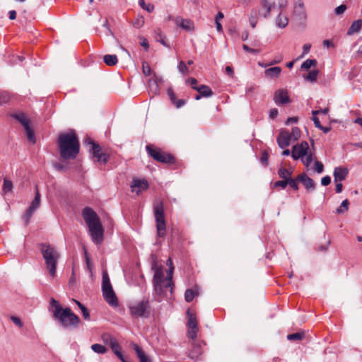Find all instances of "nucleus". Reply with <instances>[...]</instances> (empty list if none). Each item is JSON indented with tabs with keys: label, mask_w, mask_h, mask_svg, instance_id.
Returning a JSON list of instances; mask_svg holds the SVG:
<instances>
[{
	"label": "nucleus",
	"mask_w": 362,
	"mask_h": 362,
	"mask_svg": "<svg viewBox=\"0 0 362 362\" xmlns=\"http://www.w3.org/2000/svg\"><path fill=\"white\" fill-rule=\"evenodd\" d=\"M261 15V12L259 8H253L252 9L250 16H249V21L251 27L255 28L257 23L258 18Z\"/></svg>",
	"instance_id": "b1692460"
},
{
	"label": "nucleus",
	"mask_w": 362,
	"mask_h": 362,
	"mask_svg": "<svg viewBox=\"0 0 362 362\" xmlns=\"http://www.w3.org/2000/svg\"><path fill=\"white\" fill-rule=\"evenodd\" d=\"M292 170H288L285 168H280L278 170V175L279 176L282 178V180H289L292 179L291 175H292Z\"/></svg>",
	"instance_id": "2f4dec72"
},
{
	"label": "nucleus",
	"mask_w": 362,
	"mask_h": 362,
	"mask_svg": "<svg viewBox=\"0 0 362 362\" xmlns=\"http://www.w3.org/2000/svg\"><path fill=\"white\" fill-rule=\"evenodd\" d=\"M86 143L87 145H90L89 151L93 155V158H94L97 162L105 164L108 161V155L101 152V148L99 144L95 143L90 138H87L86 139Z\"/></svg>",
	"instance_id": "9b49d317"
},
{
	"label": "nucleus",
	"mask_w": 362,
	"mask_h": 362,
	"mask_svg": "<svg viewBox=\"0 0 362 362\" xmlns=\"http://www.w3.org/2000/svg\"><path fill=\"white\" fill-rule=\"evenodd\" d=\"M348 173L349 170L347 168L344 167H336L333 173L334 182H338L344 180Z\"/></svg>",
	"instance_id": "aec40b11"
},
{
	"label": "nucleus",
	"mask_w": 362,
	"mask_h": 362,
	"mask_svg": "<svg viewBox=\"0 0 362 362\" xmlns=\"http://www.w3.org/2000/svg\"><path fill=\"white\" fill-rule=\"evenodd\" d=\"M279 13L276 18V25L279 28H284L288 23L287 15L284 13V10H279Z\"/></svg>",
	"instance_id": "412c9836"
},
{
	"label": "nucleus",
	"mask_w": 362,
	"mask_h": 362,
	"mask_svg": "<svg viewBox=\"0 0 362 362\" xmlns=\"http://www.w3.org/2000/svg\"><path fill=\"white\" fill-rule=\"evenodd\" d=\"M81 310L82 312L83 318L87 320H90V313H89L88 310L86 307H84Z\"/></svg>",
	"instance_id": "bf43d9fd"
},
{
	"label": "nucleus",
	"mask_w": 362,
	"mask_h": 362,
	"mask_svg": "<svg viewBox=\"0 0 362 362\" xmlns=\"http://www.w3.org/2000/svg\"><path fill=\"white\" fill-rule=\"evenodd\" d=\"M290 134L291 135V140L296 141L300 136V131L298 127H293L292 128V131L291 133H290Z\"/></svg>",
	"instance_id": "79ce46f5"
},
{
	"label": "nucleus",
	"mask_w": 362,
	"mask_h": 362,
	"mask_svg": "<svg viewBox=\"0 0 362 362\" xmlns=\"http://www.w3.org/2000/svg\"><path fill=\"white\" fill-rule=\"evenodd\" d=\"M278 115V110L276 108H273L269 112V117L272 119L275 118Z\"/></svg>",
	"instance_id": "0e129e2a"
},
{
	"label": "nucleus",
	"mask_w": 362,
	"mask_h": 362,
	"mask_svg": "<svg viewBox=\"0 0 362 362\" xmlns=\"http://www.w3.org/2000/svg\"><path fill=\"white\" fill-rule=\"evenodd\" d=\"M132 347L135 352L136 353V355L139 358L140 362H151L150 358L147 355H146L144 351L141 349V347L139 346V345L136 344H132Z\"/></svg>",
	"instance_id": "4be33fe9"
},
{
	"label": "nucleus",
	"mask_w": 362,
	"mask_h": 362,
	"mask_svg": "<svg viewBox=\"0 0 362 362\" xmlns=\"http://www.w3.org/2000/svg\"><path fill=\"white\" fill-rule=\"evenodd\" d=\"M257 88V86L254 84L247 85L245 89V93L247 95L253 94Z\"/></svg>",
	"instance_id": "8fccbe9b"
},
{
	"label": "nucleus",
	"mask_w": 362,
	"mask_h": 362,
	"mask_svg": "<svg viewBox=\"0 0 362 362\" xmlns=\"http://www.w3.org/2000/svg\"><path fill=\"white\" fill-rule=\"evenodd\" d=\"M197 295L192 289H187L185 293V299L187 302L189 303L193 300L194 298Z\"/></svg>",
	"instance_id": "4c0bfd02"
},
{
	"label": "nucleus",
	"mask_w": 362,
	"mask_h": 362,
	"mask_svg": "<svg viewBox=\"0 0 362 362\" xmlns=\"http://www.w3.org/2000/svg\"><path fill=\"white\" fill-rule=\"evenodd\" d=\"M104 62L107 66H115L117 64L118 59L115 54H106L103 57Z\"/></svg>",
	"instance_id": "c756f323"
},
{
	"label": "nucleus",
	"mask_w": 362,
	"mask_h": 362,
	"mask_svg": "<svg viewBox=\"0 0 362 362\" xmlns=\"http://www.w3.org/2000/svg\"><path fill=\"white\" fill-rule=\"evenodd\" d=\"M11 320L18 327L21 328L23 326V323L22 322L21 320L16 316H11Z\"/></svg>",
	"instance_id": "3c124183"
},
{
	"label": "nucleus",
	"mask_w": 362,
	"mask_h": 362,
	"mask_svg": "<svg viewBox=\"0 0 362 362\" xmlns=\"http://www.w3.org/2000/svg\"><path fill=\"white\" fill-rule=\"evenodd\" d=\"M323 45L325 47H327V48H329V47H334V43L331 40H325L323 41Z\"/></svg>",
	"instance_id": "774afa93"
},
{
	"label": "nucleus",
	"mask_w": 362,
	"mask_h": 362,
	"mask_svg": "<svg viewBox=\"0 0 362 362\" xmlns=\"http://www.w3.org/2000/svg\"><path fill=\"white\" fill-rule=\"evenodd\" d=\"M311 48L310 44H305L303 47V55L307 54Z\"/></svg>",
	"instance_id": "680f3d73"
},
{
	"label": "nucleus",
	"mask_w": 362,
	"mask_h": 362,
	"mask_svg": "<svg viewBox=\"0 0 362 362\" xmlns=\"http://www.w3.org/2000/svg\"><path fill=\"white\" fill-rule=\"evenodd\" d=\"M177 69L179 71L183 74H188V69L183 61H180L178 64Z\"/></svg>",
	"instance_id": "49530a36"
},
{
	"label": "nucleus",
	"mask_w": 362,
	"mask_h": 362,
	"mask_svg": "<svg viewBox=\"0 0 362 362\" xmlns=\"http://www.w3.org/2000/svg\"><path fill=\"white\" fill-rule=\"evenodd\" d=\"M11 117L16 119L18 122H19L24 128H28V126L30 125L29 119H28L26 115L22 112L13 113L11 115Z\"/></svg>",
	"instance_id": "5701e85b"
},
{
	"label": "nucleus",
	"mask_w": 362,
	"mask_h": 362,
	"mask_svg": "<svg viewBox=\"0 0 362 362\" xmlns=\"http://www.w3.org/2000/svg\"><path fill=\"white\" fill-rule=\"evenodd\" d=\"M202 354V347L200 344L193 343V348L189 354L190 358L196 360Z\"/></svg>",
	"instance_id": "bb28decb"
},
{
	"label": "nucleus",
	"mask_w": 362,
	"mask_h": 362,
	"mask_svg": "<svg viewBox=\"0 0 362 362\" xmlns=\"http://www.w3.org/2000/svg\"><path fill=\"white\" fill-rule=\"evenodd\" d=\"M188 320H187V327L188 328H194L197 327V320L194 314L191 313L189 310L187 312Z\"/></svg>",
	"instance_id": "7c9ffc66"
},
{
	"label": "nucleus",
	"mask_w": 362,
	"mask_h": 362,
	"mask_svg": "<svg viewBox=\"0 0 362 362\" xmlns=\"http://www.w3.org/2000/svg\"><path fill=\"white\" fill-rule=\"evenodd\" d=\"M315 170L317 173H322L324 170L323 164L321 162L316 160L315 162Z\"/></svg>",
	"instance_id": "603ef678"
},
{
	"label": "nucleus",
	"mask_w": 362,
	"mask_h": 362,
	"mask_svg": "<svg viewBox=\"0 0 362 362\" xmlns=\"http://www.w3.org/2000/svg\"><path fill=\"white\" fill-rule=\"evenodd\" d=\"M349 201L347 199L344 200L340 206L336 209V213L338 214H343L346 211L349 209Z\"/></svg>",
	"instance_id": "e433bc0d"
},
{
	"label": "nucleus",
	"mask_w": 362,
	"mask_h": 362,
	"mask_svg": "<svg viewBox=\"0 0 362 362\" xmlns=\"http://www.w3.org/2000/svg\"><path fill=\"white\" fill-rule=\"evenodd\" d=\"M193 89L196 90L199 93H200L203 97H211L213 95V91L211 89L206 85H200L198 86H193Z\"/></svg>",
	"instance_id": "393cba45"
},
{
	"label": "nucleus",
	"mask_w": 362,
	"mask_h": 362,
	"mask_svg": "<svg viewBox=\"0 0 362 362\" xmlns=\"http://www.w3.org/2000/svg\"><path fill=\"white\" fill-rule=\"evenodd\" d=\"M304 335H305L304 332H296V333L288 334L287 336V339H288V340H290V341H292V340L300 341V340L303 339V338L304 337Z\"/></svg>",
	"instance_id": "58836bf2"
},
{
	"label": "nucleus",
	"mask_w": 362,
	"mask_h": 362,
	"mask_svg": "<svg viewBox=\"0 0 362 362\" xmlns=\"http://www.w3.org/2000/svg\"><path fill=\"white\" fill-rule=\"evenodd\" d=\"M91 349L97 354H104L107 352V348L100 344H93L91 345Z\"/></svg>",
	"instance_id": "473e14b6"
},
{
	"label": "nucleus",
	"mask_w": 362,
	"mask_h": 362,
	"mask_svg": "<svg viewBox=\"0 0 362 362\" xmlns=\"http://www.w3.org/2000/svg\"><path fill=\"white\" fill-rule=\"evenodd\" d=\"M309 146L307 141H302L300 144L293 146L291 156L294 160L302 158L308 154Z\"/></svg>",
	"instance_id": "4468645a"
},
{
	"label": "nucleus",
	"mask_w": 362,
	"mask_h": 362,
	"mask_svg": "<svg viewBox=\"0 0 362 362\" xmlns=\"http://www.w3.org/2000/svg\"><path fill=\"white\" fill-rule=\"evenodd\" d=\"M148 184L145 180L134 179L131 185L132 191L139 194L141 191L148 188Z\"/></svg>",
	"instance_id": "6ab92c4d"
},
{
	"label": "nucleus",
	"mask_w": 362,
	"mask_h": 362,
	"mask_svg": "<svg viewBox=\"0 0 362 362\" xmlns=\"http://www.w3.org/2000/svg\"><path fill=\"white\" fill-rule=\"evenodd\" d=\"M139 40L141 46H142L145 50H148L149 48V44L147 39L144 37H139Z\"/></svg>",
	"instance_id": "5fc2aeb1"
},
{
	"label": "nucleus",
	"mask_w": 362,
	"mask_h": 362,
	"mask_svg": "<svg viewBox=\"0 0 362 362\" xmlns=\"http://www.w3.org/2000/svg\"><path fill=\"white\" fill-rule=\"evenodd\" d=\"M298 180L303 185L308 192H313L315 189V184L313 179L306 174L302 173L298 175Z\"/></svg>",
	"instance_id": "f3484780"
},
{
	"label": "nucleus",
	"mask_w": 362,
	"mask_h": 362,
	"mask_svg": "<svg viewBox=\"0 0 362 362\" xmlns=\"http://www.w3.org/2000/svg\"><path fill=\"white\" fill-rule=\"evenodd\" d=\"M101 337L103 342L111 348L114 354L118 358H121V347L117 339L108 334H103Z\"/></svg>",
	"instance_id": "ddd939ff"
},
{
	"label": "nucleus",
	"mask_w": 362,
	"mask_h": 362,
	"mask_svg": "<svg viewBox=\"0 0 362 362\" xmlns=\"http://www.w3.org/2000/svg\"><path fill=\"white\" fill-rule=\"evenodd\" d=\"M167 264L170 265V269L167 276L164 278V274L161 269H156L153 276L154 291L157 294L166 298L172 296L173 291V284L172 281V273L173 270V262L170 258L167 260Z\"/></svg>",
	"instance_id": "7ed1b4c3"
},
{
	"label": "nucleus",
	"mask_w": 362,
	"mask_h": 362,
	"mask_svg": "<svg viewBox=\"0 0 362 362\" xmlns=\"http://www.w3.org/2000/svg\"><path fill=\"white\" fill-rule=\"evenodd\" d=\"M146 149L148 155L158 162L162 163H175V158L172 155L163 152L160 149L155 148L152 145H147Z\"/></svg>",
	"instance_id": "9d476101"
},
{
	"label": "nucleus",
	"mask_w": 362,
	"mask_h": 362,
	"mask_svg": "<svg viewBox=\"0 0 362 362\" xmlns=\"http://www.w3.org/2000/svg\"><path fill=\"white\" fill-rule=\"evenodd\" d=\"M40 252L49 274L52 277H54L56 275L57 264L60 257L59 252L54 247L45 243L40 245Z\"/></svg>",
	"instance_id": "39448f33"
},
{
	"label": "nucleus",
	"mask_w": 362,
	"mask_h": 362,
	"mask_svg": "<svg viewBox=\"0 0 362 362\" xmlns=\"http://www.w3.org/2000/svg\"><path fill=\"white\" fill-rule=\"evenodd\" d=\"M57 145L60 156L65 160L76 158L79 152V141L76 134L72 130L59 134Z\"/></svg>",
	"instance_id": "f257e3e1"
},
{
	"label": "nucleus",
	"mask_w": 362,
	"mask_h": 362,
	"mask_svg": "<svg viewBox=\"0 0 362 362\" xmlns=\"http://www.w3.org/2000/svg\"><path fill=\"white\" fill-rule=\"evenodd\" d=\"M154 216L156 223L157 235L158 237L163 238L166 233V225L163 204L161 202H157L154 206Z\"/></svg>",
	"instance_id": "6e6552de"
},
{
	"label": "nucleus",
	"mask_w": 362,
	"mask_h": 362,
	"mask_svg": "<svg viewBox=\"0 0 362 362\" xmlns=\"http://www.w3.org/2000/svg\"><path fill=\"white\" fill-rule=\"evenodd\" d=\"M82 216L87 224L92 240L95 244H100L103 240V228L97 214L88 206L82 211Z\"/></svg>",
	"instance_id": "20e7f679"
},
{
	"label": "nucleus",
	"mask_w": 362,
	"mask_h": 362,
	"mask_svg": "<svg viewBox=\"0 0 362 362\" xmlns=\"http://www.w3.org/2000/svg\"><path fill=\"white\" fill-rule=\"evenodd\" d=\"M274 101L277 105H284L290 103L291 100L288 96V90L286 89H279L274 92Z\"/></svg>",
	"instance_id": "2eb2a0df"
},
{
	"label": "nucleus",
	"mask_w": 362,
	"mask_h": 362,
	"mask_svg": "<svg viewBox=\"0 0 362 362\" xmlns=\"http://www.w3.org/2000/svg\"><path fill=\"white\" fill-rule=\"evenodd\" d=\"M313 158L314 154L312 153H308V154L305 156H303L301 158V161L306 167H308L313 161Z\"/></svg>",
	"instance_id": "c9c22d12"
},
{
	"label": "nucleus",
	"mask_w": 362,
	"mask_h": 362,
	"mask_svg": "<svg viewBox=\"0 0 362 362\" xmlns=\"http://www.w3.org/2000/svg\"><path fill=\"white\" fill-rule=\"evenodd\" d=\"M281 69L279 66L269 68L265 70L264 74L267 76L271 78H276L281 74Z\"/></svg>",
	"instance_id": "c85d7f7f"
},
{
	"label": "nucleus",
	"mask_w": 362,
	"mask_h": 362,
	"mask_svg": "<svg viewBox=\"0 0 362 362\" xmlns=\"http://www.w3.org/2000/svg\"><path fill=\"white\" fill-rule=\"evenodd\" d=\"M300 182L298 180V176L293 179H289L288 180V185H290V187L294 189V190H298V182Z\"/></svg>",
	"instance_id": "37998d69"
},
{
	"label": "nucleus",
	"mask_w": 362,
	"mask_h": 362,
	"mask_svg": "<svg viewBox=\"0 0 362 362\" xmlns=\"http://www.w3.org/2000/svg\"><path fill=\"white\" fill-rule=\"evenodd\" d=\"M317 64V61L315 59H308L305 60L301 65V69H309L312 66H314Z\"/></svg>",
	"instance_id": "ea45409f"
},
{
	"label": "nucleus",
	"mask_w": 362,
	"mask_h": 362,
	"mask_svg": "<svg viewBox=\"0 0 362 362\" xmlns=\"http://www.w3.org/2000/svg\"><path fill=\"white\" fill-rule=\"evenodd\" d=\"M173 103L175 105L176 107L180 108L185 104V100H182V99H180L178 100H175V103Z\"/></svg>",
	"instance_id": "e2e57ef3"
},
{
	"label": "nucleus",
	"mask_w": 362,
	"mask_h": 362,
	"mask_svg": "<svg viewBox=\"0 0 362 362\" xmlns=\"http://www.w3.org/2000/svg\"><path fill=\"white\" fill-rule=\"evenodd\" d=\"M10 96L7 92L0 93V105L6 104L9 101Z\"/></svg>",
	"instance_id": "c03bdc74"
},
{
	"label": "nucleus",
	"mask_w": 362,
	"mask_h": 362,
	"mask_svg": "<svg viewBox=\"0 0 362 362\" xmlns=\"http://www.w3.org/2000/svg\"><path fill=\"white\" fill-rule=\"evenodd\" d=\"M12 189H13L12 182L5 177L4 179V184H3V187H2L3 192L6 194L8 192H11Z\"/></svg>",
	"instance_id": "72a5a7b5"
},
{
	"label": "nucleus",
	"mask_w": 362,
	"mask_h": 362,
	"mask_svg": "<svg viewBox=\"0 0 362 362\" xmlns=\"http://www.w3.org/2000/svg\"><path fill=\"white\" fill-rule=\"evenodd\" d=\"M287 185H288V180H279V181H276V182H274L273 187L274 188L281 187L282 189H285Z\"/></svg>",
	"instance_id": "de8ad7c7"
},
{
	"label": "nucleus",
	"mask_w": 362,
	"mask_h": 362,
	"mask_svg": "<svg viewBox=\"0 0 362 362\" xmlns=\"http://www.w3.org/2000/svg\"><path fill=\"white\" fill-rule=\"evenodd\" d=\"M24 129H25V130L26 132L28 139L30 141H31L32 143H35V137L34 132H33V129L30 127V125L28 126V128L25 127Z\"/></svg>",
	"instance_id": "a19ab883"
},
{
	"label": "nucleus",
	"mask_w": 362,
	"mask_h": 362,
	"mask_svg": "<svg viewBox=\"0 0 362 362\" xmlns=\"http://www.w3.org/2000/svg\"><path fill=\"white\" fill-rule=\"evenodd\" d=\"M314 124H315V126L317 127V128H321L322 127V125L320 124V119H318V117H313L312 118Z\"/></svg>",
	"instance_id": "69168bd1"
},
{
	"label": "nucleus",
	"mask_w": 362,
	"mask_h": 362,
	"mask_svg": "<svg viewBox=\"0 0 362 362\" xmlns=\"http://www.w3.org/2000/svg\"><path fill=\"white\" fill-rule=\"evenodd\" d=\"M129 313L132 317L147 318L151 315V308L148 299H143L129 305Z\"/></svg>",
	"instance_id": "423d86ee"
},
{
	"label": "nucleus",
	"mask_w": 362,
	"mask_h": 362,
	"mask_svg": "<svg viewBox=\"0 0 362 362\" xmlns=\"http://www.w3.org/2000/svg\"><path fill=\"white\" fill-rule=\"evenodd\" d=\"M175 23L183 30L191 31L194 30L193 22L187 18H183L181 16H176L175 18Z\"/></svg>",
	"instance_id": "a211bd4d"
},
{
	"label": "nucleus",
	"mask_w": 362,
	"mask_h": 362,
	"mask_svg": "<svg viewBox=\"0 0 362 362\" xmlns=\"http://www.w3.org/2000/svg\"><path fill=\"white\" fill-rule=\"evenodd\" d=\"M50 310L53 317L58 320L64 328H76L80 322L79 317L72 312L70 308H63L54 298L50 300Z\"/></svg>",
	"instance_id": "f03ea898"
},
{
	"label": "nucleus",
	"mask_w": 362,
	"mask_h": 362,
	"mask_svg": "<svg viewBox=\"0 0 362 362\" xmlns=\"http://www.w3.org/2000/svg\"><path fill=\"white\" fill-rule=\"evenodd\" d=\"M330 182H331V177L328 175L323 177L321 180V184L323 186H327V185H329Z\"/></svg>",
	"instance_id": "13d9d810"
},
{
	"label": "nucleus",
	"mask_w": 362,
	"mask_h": 362,
	"mask_svg": "<svg viewBox=\"0 0 362 362\" xmlns=\"http://www.w3.org/2000/svg\"><path fill=\"white\" fill-rule=\"evenodd\" d=\"M168 95L170 100L172 101V103H175V100H176V97H175V95L173 90L171 88L168 89Z\"/></svg>",
	"instance_id": "052dcab7"
},
{
	"label": "nucleus",
	"mask_w": 362,
	"mask_h": 362,
	"mask_svg": "<svg viewBox=\"0 0 362 362\" xmlns=\"http://www.w3.org/2000/svg\"><path fill=\"white\" fill-rule=\"evenodd\" d=\"M287 0H261L264 12L262 13L264 18L269 16L270 12L276 9L284 10L287 6Z\"/></svg>",
	"instance_id": "1a4fd4ad"
},
{
	"label": "nucleus",
	"mask_w": 362,
	"mask_h": 362,
	"mask_svg": "<svg viewBox=\"0 0 362 362\" xmlns=\"http://www.w3.org/2000/svg\"><path fill=\"white\" fill-rule=\"evenodd\" d=\"M276 141L279 146L281 148H285L288 147L292 141L291 135L288 131L281 130L277 137Z\"/></svg>",
	"instance_id": "dca6fc26"
},
{
	"label": "nucleus",
	"mask_w": 362,
	"mask_h": 362,
	"mask_svg": "<svg viewBox=\"0 0 362 362\" xmlns=\"http://www.w3.org/2000/svg\"><path fill=\"white\" fill-rule=\"evenodd\" d=\"M198 327L188 328L187 336L192 339H194L197 337L198 332Z\"/></svg>",
	"instance_id": "a18cd8bd"
},
{
	"label": "nucleus",
	"mask_w": 362,
	"mask_h": 362,
	"mask_svg": "<svg viewBox=\"0 0 362 362\" xmlns=\"http://www.w3.org/2000/svg\"><path fill=\"white\" fill-rule=\"evenodd\" d=\"M40 204V194L38 191L37 187H36V192L34 199L32 201L30 206L25 211L23 218L25 222V224H28L32 217L33 214L35 212V211L39 208Z\"/></svg>",
	"instance_id": "f8f14e48"
},
{
	"label": "nucleus",
	"mask_w": 362,
	"mask_h": 362,
	"mask_svg": "<svg viewBox=\"0 0 362 362\" xmlns=\"http://www.w3.org/2000/svg\"><path fill=\"white\" fill-rule=\"evenodd\" d=\"M362 27V20L358 19L354 21L348 30L347 34L349 35H354L356 33H358Z\"/></svg>",
	"instance_id": "cd10ccee"
},
{
	"label": "nucleus",
	"mask_w": 362,
	"mask_h": 362,
	"mask_svg": "<svg viewBox=\"0 0 362 362\" xmlns=\"http://www.w3.org/2000/svg\"><path fill=\"white\" fill-rule=\"evenodd\" d=\"M102 291L104 299L110 305L117 306L118 305L117 298L113 291L107 272H104L103 274Z\"/></svg>",
	"instance_id": "0eeeda50"
},
{
	"label": "nucleus",
	"mask_w": 362,
	"mask_h": 362,
	"mask_svg": "<svg viewBox=\"0 0 362 362\" xmlns=\"http://www.w3.org/2000/svg\"><path fill=\"white\" fill-rule=\"evenodd\" d=\"M155 40L162 44L163 46H165L167 48H170V45L166 42L165 39L166 37L163 35L161 30L160 28H158L155 30V35H154Z\"/></svg>",
	"instance_id": "a878e982"
},
{
	"label": "nucleus",
	"mask_w": 362,
	"mask_h": 362,
	"mask_svg": "<svg viewBox=\"0 0 362 362\" xmlns=\"http://www.w3.org/2000/svg\"><path fill=\"white\" fill-rule=\"evenodd\" d=\"M346 10V6L344 4H341L335 8V14L341 15V14L344 13Z\"/></svg>",
	"instance_id": "864d4df0"
},
{
	"label": "nucleus",
	"mask_w": 362,
	"mask_h": 362,
	"mask_svg": "<svg viewBox=\"0 0 362 362\" xmlns=\"http://www.w3.org/2000/svg\"><path fill=\"white\" fill-rule=\"evenodd\" d=\"M319 74V71L317 69L310 71L308 74L304 78L310 82H315L317 80V76Z\"/></svg>",
	"instance_id": "f704fd0d"
},
{
	"label": "nucleus",
	"mask_w": 362,
	"mask_h": 362,
	"mask_svg": "<svg viewBox=\"0 0 362 362\" xmlns=\"http://www.w3.org/2000/svg\"><path fill=\"white\" fill-rule=\"evenodd\" d=\"M142 71L145 76H150L151 69L148 64L146 62L142 63Z\"/></svg>",
	"instance_id": "09e8293b"
},
{
	"label": "nucleus",
	"mask_w": 362,
	"mask_h": 362,
	"mask_svg": "<svg viewBox=\"0 0 362 362\" xmlns=\"http://www.w3.org/2000/svg\"><path fill=\"white\" fill-rule=\"evenodd\" d=\"M187 82L189 83L192 86V88H193V86H197V79L194 78H189L187 79Z\"/></svg>",
	"instance_id": "338daca9"
},
{
	"label": "nucleus",
	"mask_w": 362,
	"mask_h": 362,
	"mask_svg": "<svg viewBox=\"0 0 362 362\" xmlns=\"http://www.w3.org/2000/svg\"><path fill=\"white\" fill-rule=\"evenodd\" d=\"M268 158H269V156L267 154V153L266 151H264L262 153V156H261V163L264 165H267V163H268Z\"/></svg>",
	"instance_id": "4d7b16f0"
},
{
	"label": "nucleus",
	"mask_w": 362,
	"mask_h": 362,
	"mask_svg": "<svg viewBox=\"0 0 362 362\" xmlns=\"http://www.w3.org/2000/svg\"><path fill=\"white\" fill-rule=\"evenodd\" d=\"M103 26L104 28H105L107 29V33L106 35H110L112 37H115L114 36V33H112V31L111 30L110 26H109V24H108V21L107 19L106 18L103 24Z\"/></svg>",
	"instance_id": "6e6d98bb"
}]
</instances>
